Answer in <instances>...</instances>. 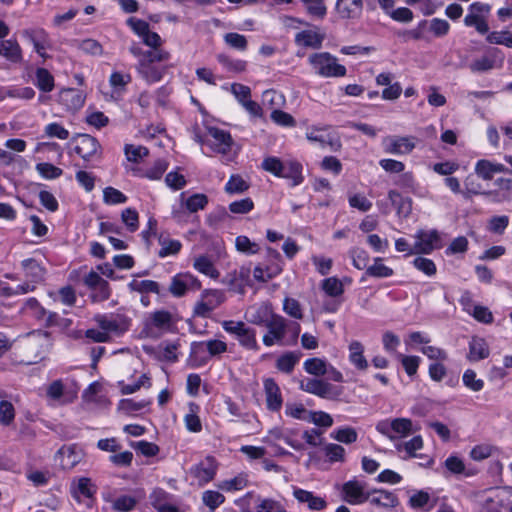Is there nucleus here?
Returning <instances> with one entry per match:
<instances>
[{
  "instance_id": "obj_1",
  "label": "nucleus",
  "mask_w": 512,
  "mask_h": 512,
  "mask_svg": "<svg viewBox=\"0 0 512 512\" xmlns=\"http://www.w3.org/2000/svg\"><path fill=\"white\" fill-rule=\"evenodd\" d=\"M308 62L315 73L322 77H343L347 73L346 67L337 63V58L329 52L313 53L309 56Z\"/></svg>"
},
{
  "instance_id": "obj_2",
  "label": "nucleus",
  "mask_w": 512,
  "mask_h": 512,
  "mask_svg": "<svg viewBox=\"0 0 512 512\" xmlns=\"http://www.w3.org/2000/svg\"><path fill=\"white\" fill-rule=\"evenodd\" d=\"M376 430L390 440H396L410 435L413 424L408 418L385 419L376 424Z\"/></svg>"
},
{
  "instance_id": "obj_3",
  "label": "nucleus",
  "mask_w": 512,
  "mask_h": 512,
  "mask_svg": "<svg viewBox=\"0 0 512 512\" xmlns=\"http://www.w3.org/2000/svg\"><path fill=\"white\" fill-rule=\"evenodd\" d=\"M205 349L210 356H216L227 351V344L217 339L208 340L207 342H193L190 352V360L193 362V366L199 367L207 363L208 358L202 356Z\"/></svg>"
},
{
  "instance_id": "obj_4",
  "label": "nucleus",
  "mask_w": 512,
  "mask_h": 512,
  "mask_svg": "<svg viewBox=\"0 0 512 512\" xmlns=\"http://www.w3.org/2000/svg\"><path fill=\"white\" fill-rule=\"evenodd\" d=\"M302 391L314 394L323 399L335 400L342 394V388L336 387L321 379L308 378L302 380L299 385Z\"/></svg>"
},
{
  "instance_id": "obj_5",
  "label": "nucleus",
  "mask_w": 512,
  "mask_h": 512,
  "mask_svg": "<svg viewBox=\"0 0 512 512\" xmlns=\"http://www.w3.org/2000/svg\"><path fill=\"white\" fill-rule=\"evenodd\" d=\"M83 283L91 290L90 299L94 303L104 302L111 296V288L105 279L91 270L83 278Z\"/></svg>"
},
{
  "instance_id": "obj_6",
  "label": "nucleus",
  "mask_w": 512,
  "mask_h": 512,
  "mask_svg": "<svg viewBox=\"0 0 512 512\" xmlns=\"http://www.w3.org/2000/svg\"><path fill=\"white\" fill-rule=\"evenodd\" d=\"M490 5L474 2L469 6V13L464 18V24L468 27H475L480 34H486L489 31V26L483 17V14L490 12Z\"/></svg>"
},
{
  "instance_id": "obj_7",
  "label": "nucleus",
  "mask_w": 512,
  "mask_h": 512,
  "mask_svg": "<svg viewBox=\"0 0 512 512\" xmlns=\"http://www.w3.org/2000/svg\"><path fill=\"white\" fill-rule=\"evenodd\" d=\"M264 327L268 329V333L263 336L265 346L270 347L275 343L282 344L287 329V323L284 317L274 314Z\"/></svg>"
},
{
  "instance_id": "obj_8",
  "label": "nucleus",
  "mask_w": 512,
  "mask_h": 512,
  "mask_svg": "<svg viewBox=\"0 0 512 512\" xmlns=\"http://www.w3.org/2000/svg\"><path fill=\"white\" fill-rule=\"evenodd\" d=\"M366 483L357 479L349 480L342 486L343 500L349 504H361L369 500L370 492H365Z\"/></svg>"
},
{
  "instance_id": "obj_9",
  "label": "nucleus",
  "mask_w": 512,
  "mask_h": 512,
  "mask_svg": "<svg viewBox=\"0 0 512 512\" xmlns=\"http://www.w3.org/2000/svg\"><path fill=\"white\" fill-rule=\"evenodd\" d=\"M85 456L84 450L77 444L62 446L56 453L55 458L60 460L64 470H72Z\"/></svg>"
},
{
  "instance_id": "obj_10",
  "label": "nucleus",
  "mask_w": 512,
  "mask_h": 512,
  "mask_svg": "<svg viewBox=\"0 0 512 512\" xmlns=\"http://www.w3.org/2000/svg\"><path fill=\"white\" fill-rule=\"evenodd\" d=\"M208 135L210 139H207L205 144L211 147L213 151L226 154L231 150L233 140L229 132L217 127H209Z\"/></svg>"
},
{
  "instance_id": "obj_11",
  "label": "nucleus",
  "mask_w": 512,
  "mask_h": 512,
  "mask_svg": "<svg viewBox=\"0 0 512 512\" xmlns=\"http://www.w3.org/2000/svg\"><path fill=\"white\" fill-rule=\"evenodd\" d=\"M416 242L410 254H430L435 248L438 247L437 243L440 241V236L437 230L425 232L420 230L416 234Z\"/></svg>"
},
{
  "instance_id": "obj_12",
  "label": "nucleus",
  "mask_w": 512,
  "mask_h": 512,
  "mask_svg": "<svg viewBox=\"0 0 512 512\" xmlns=\"http://www.w3.org/2000/svg\"><path fill=\"white\" fill-rule=\"evenodd\" d=\"M415 138L409 136H392L387 137L384 142V150L386 153L395 155L409 154L415 148Z\"/></svg>"
},
{
  "instance_id": "obj_13",
  "label": "nucleus",
  "mask_w": 512,
  "mask_h": 512,
  "mask_svg": "<svg viewBox=\"0 0 512 512\" xmlns=\"http://www.w3.org/2000/svg\"><path fill=\"white\" fill-rule=\"evenodd\" d=\"M496 58H499L500 62L503 61L504 55L501 52V50L495 47L489 48L487 50L486 55H483L482 57L473 60L469 64V69L473 73H483L490 71L496 67Z\"/></svg>"
},
{
  "instance_id": "obj_14",
  "label": "nucleus",
  "mask_w": 512,
  "mask_h": 512,
  "mask_svg": "<svg viewBox=\"0 0 512 512\" xmlns=\"http://www.w3.org/2000/svg\"><path fill=\"white\" fill-rule=\"evenodd\" d=\"M100 147L95 137L88 134H80L77 136V144L74 150L84 161H90L98 154Z\"/></svg>"
},
{
  "instance_id": "obj_15",
  "label": "nucleus",
  "mask_w": 512,
  "mask_h": 512,
  "mask_svg": "<svg viewBox=\"0 0 512 512\" xmlns=\"http://www.w3.org/2000/svg\"><path fill=\"white\" fill-rule=\"evenodd\" d=\"M264 392L267 409L272 412L280 411L283 404V398L281 390L273 378H267L264 380Z\"/></svg>"
},
{
  "instance_id": "obj_16",
  "label": "nucleus",
  "mask_w": 512,
  "mask_h": 512,
  "mask_svg": "<svg viewBox=\"0 0 512 512\" xmlns=\"http://www.w3.org/2000/svg\"><path fill=\"white\" fill-rule=\"evenodd\" d=\"M293 496L299 503L307 504V507L311 511H322L327 507V501L314 495L311 491L304 490L302 488L293 486Z\"/></svg>"
},
{
  "instance_id": "obj_17",
  "label": "nucleus",
  "mask_w": 512,
  "mask_h": 512,
  "mask_svg": "<svg viewBox=\"0 0 512 512\" xmlns=\"http://www.w3.org/2000/svg\"><path fill=\"white\" fill-rule=\"evenodd\" d=\"M335 8L342 19H358L363 12V0H337Z\"/></svg>"
},
{
  "instance_id": "obj_18",
  "label": "nucleus",
  "mask_w": 512,
  "mask_h": 512,
  "mask_svg": "<svg viewBox=\"0 0 512 512\" xmlns=\"http://www.w3.org/2000/svg\"><path fill=\"white\" fill-rule=\"evenodd\" d=\"M21 267L24 271L25 277L31 283H40L44 281L46 275V268L35 258L24 259L21 262Z\"/></svg>"
},
{
  "instance_id": "obj_19",
  "label": "nucleus",
  "mask_w": 512,
  "mask_h": 512,
  "mask_svg": "<svg viewBox=\"0 0 512 512\" xmlns=\"http://www.w3.org/2000/svg\"><path fill=\"white\" fill-rule=\"evenodd\" d=\"M137 71L148 83H154L163 78V75L166 72V67H159L154 63H151V60L143 58L138 62Z\"/></svg>"
},
{
  "instance_id": "obj_20",
  "label": "nucleus",
  "mask_w": 512,
  "mask_h": 512,
  "mask_svg": "<svg viewBox=\"0 0 512 512\" xmlns=\"http://www.w3.org/2000/svg\"><path fill=\"white\" fill-rule=\"evenodd\" d=\"M324 39V34L312 30H303L295 35L296 45L312 49H320Z\"/></svg>"
},
{
  "instance_id": "obj_21",
  "label": "nucleus",
  "mask_w": 512,
  "mask_h": 512,
  "mask_svg": "<svg viewBox=\"0 0 512 512\" xmlns=\"http://www.w3.org/2000/svg\"><path fill=\"white\" fill-rule=\"evenodd\" d=\"M97 491V487L92 483L90 478L80 477L71 484V494L77 500L80 501V496L85 498H93Z\"/></svg>"
},
{
  "instance_id": "obj_22",
  "label": "nucleus",
  "mask_w": 512,
  "mask_h": 512,
  "mask_svg": "<svg viewBox=\"0 0 512 512\" xmlns=\"http://www.w3.org/2000/svg\"><path fill=\"white\" fill-rule=\"evenodd\" d=\"M0 56H3L12 63L22 61V49L15 39L0 41Z\"/></svg>"
},
{
  "instance_id": "obj_23",
  "label": "nucleus",
  "mask_w": 512,
  "mask_h": 512,
  "mask_svg": "<svg viewBox=\"0 0 512 512\" xmlns=\"http://www.w3.org/2000/svg\"><path fill=\"white\" fill-rule=\"evenodd\" d=\"M59 102L68 110H78L84 104L83 95L76 89H63L59 94Z\"/></svg>"
},
{
  "instance_id": "obj_24",
  "label": "nucleus",
  "mask_w": 512,
  "mask_h": 512,
  "mask_svg": "<svg viewBox=\"0 0 512 512\" xmlns=\"http://www.w3.org/2000/svg\"><path fill=\"white\" fill-rule=\"evenodd\" d=\"M23 35L28 38L33 46L35 51L39 56L42 58H47V54L45 52L46 49V43H47V34L43 29L38 30H24Z\"/></svg>"
},
{
  "instance_id": "obj_25",
  "label": "nucleus",
  "mask_w": 512,
  "mask_h": 512,
  "mask_svg": "<svg viewBox=\"0 0 512 512\" xmlns=\"http://www.w3.org/2000/svg\"><path fill=\"white\" fill-rule=\"evenodd\" d=\"M423 447V440L421 436H414L409 441L405 442L404 444H399L396 448L397 450L404 449L407 453V457H404V459L407 458H414V457H420L424 458L423 455H418L416 453L417 450L422 449ZM426 463H423V466H430L433 463V459L425 456Z\"/></svg>"
},
{
  "instance_id": "obj_26",
  "label": "nucleus",
  "mask_w": 512,
  "mask_h": 512,
  "mask_svg": "<svg viewBox=\"0 0 512 512\" xmlns=\"http://www.w3.org/2000/svg\"><path fill=\"white\" fill-rule=\"evenodd\" d=\"M489 346L483 338L472 337L469 342L468 359L470 361H479L489 356Z\"/></svg>"
},
{
  "instance_id": "obj_27",
  "label": "nucleus",
  "mask_w": 512,
  "mask_h": 512,
  "mask_svg": "<svg viewBox=\"0 0 512 512\" xmlns=\"http://www.w3.org/2000/svg\"><path fill=\"white\" fill-rule=\"evenodd\" d=\"M216 59L219 64L230 73L239 74L245 72L247 69V62L245 60L234 59L224 53L217 54Z\"/></svg>"
},
{
  "instance_id": "obj_28",
  "label": "nucleus",
  "mask_w": 512,
  "mask_h": 512,
  "mask_svg": "<svg viewBox=\"0 0 512 512\" xmlns=\"http://www.w3.org/2000/svg\"><path fill=\"white\" fill-rule=\"evenodd\" d=\"M388 198L392 205L397 209L398 215L407 217L412 212V200L408 197H403L399 192L390 190Z\"/></svg>"
},
{
  "instance_id": "obj_29",
  "label": "nucleus",
  "mask_w": 512,
  "mask_h": 512,
  "mask_svg": "<svg viewBox=\"0 0 512 512\" xmlns=\"http://www.w3.org/2000/svg\"><path fill=\"white\" fill-rule=\"evenodd\" d=\"M280 177L291 179L292 186L301 184L303 182L302 165L297 161L284 162Z\"/></svg>"
},
{
  "instance_id": "obj_30",
  "label": "nucleus",
  "mask_w": 512,
  "mask_h": 512,
  "mask_svg": "<svg viewBox=\"0 0 512 512\" xmlns=\"http://www.w3.org/2000/svg\"><path fill=\"white\" fill-rule=\"evenodd\" d=\"M159 245L161 249L158 252V256L160 258H165L170 255H176L180 252L182 248V244L179 240L170 239L168 236L164 234L159 235L158 237Z\"/></svg>"
},
{
  "instance_id": "obj_31",
  "label": "nucleus",
  "mask_w": 512,
  "mask_h": 512,
  "mask_svg": "<svg viewBox=\"0 0 512 512\" xmlns=\"http://www.w3.org/2000/svg\"><path fill=\"white\" fill-rule=\"evenodd\" d=\"M349 360L359 370H365L368 362L364 357V347L359 341H352L349 345Z\"/></svg>"
},
{
  "instance_id": "obj_32",
  "label": "nucleus",
  "mask_w": 512,
  "mask_h": 512,
  "mask_svg": "<svg viewBox=\"0 0 512 512\" xmlns=\"http://www.w3.org/2000/svg\"><path fill=\"white\" fill-rule=\"evenodd\" d=\"M372 493H377L379 496L377 497H369V500L371 504L385 507V508H394L398 505V498L397 496L387 490L379 489V490H373Z\"/></svg>"
},
{
  "instance_id": "obj_33",
  "label": "nucleus",
  "mask_w": 512,
  "mask_h": 512,
  "mask_svg": "<svg viewBox=\"0 0 512 512\" xmlns=\"http://www.w3.org/2000/svg\"><path fill=\"white\" fill-rule=\"evenodd\" d=\"M301 353L286 352L276 360V368L286 374L292 373L295 365L299 362Z\"/></svg>"
},
{
  "instance_id": "obj_34",
  "label": "nucleus",
  "mask_w": 512,
  "mask_h": 512,
  "mask_svg": "<svg viewBox=\"0 0 512 512\" xmlns=\"http://www.w3.org/2000/svg\"><path fill=\"white\" fill-rule=\"evenodd\" d=\"M94 320L98 324V326L107 334L109 332L121 334L126 328L122 327L116 317L106 316V315H96Z\"/></svg>"
},
{
  "instance_id": "obj_35",
  "label": "nucleus",
  "mask_w": 512,
  "mask_h": 512,
  "mask_svg": "<svg viewBox=\"0 0 512 512\" xmlns=\"http://www.w3.org/2000/svg\"><path fill=\"white\" fill-rule=\"evenodd\" d=\"M248 321L258 326H265L274 313L268 306H259L248 311Z\"/></svg>"
},
{
  "instance_id": "obj_36",
  "label": "nucleus",
  "mask_w": 512,
  "mask_h": 512,
  "mask_svg": "<svg viewBox=\"0 0 512 512\" xmlns=\"http://www.w3.org/2000/svg\"><path fill=\"white\" fill-rule=\"evenodd\" d=\"M193 266L198 272L206 276H209L213 279H217L220 275L219 271L215 268L214 264L212 263L208 256L201 255L197 257L194 260Z\"/></svg>"
},
{
  "instance_id": "obj_37",
  "label": "nucleus",
  "mask_w": 512,
  "mask_h": 512,
  "mask_svg": "<svg viewBox=\"0 0 512 512\" xmlns=\"http://www.w3.org/2000/svg\"><path fill=\"white\" fill-rule=\"evenodd\" d=\"M36 86L43 92H51L54 89V77L45 68H37L36 70Z\"/></svg>"
},
{
  "instance_id": "obj_38",
  "label": "nucleus",
  "mask_w": 512,
  "mask_h": 512,
  "mask_svg": "<svg viewBox=\"0 0 512 512\" xmlns=\"http://www.w3.org/2000/svg\"><path fill=\"white\" fill-rule=\"evenodd\" d=\"M382 261L383 259L380 257L375 258L373 265L367 267L366 275L375 278L391 277L394 274L393 269L384 265Z\"/></svg>"
},
{
  "instance_id": "obj_39",
  "label": "nucleus",
  "mask_w": 512,
  "mask_h": 512,
  "mask_svg": "<svg viewBox=\"0 0 512 512\" xmlns=\"http://www.w3.org/2000/svg\"><path fill=\"white\" fill-rule=\"evenodd\" d=\"M304 369L308 374L319 377L328 372V364L320 358H309L304 362Z\"/></svg>"
},
{
  "instance_id": "obj_40",
  "label": "nucleus",
  "mask_w": 512,
  "mask_h": 512,
  "mask_svg": "<svg viewBox=\"0 0 512 512\" xmlns=\"http://www.w3.org/2000/svg\"><path fill=\"white\" fill-rule=\"evenodd\" d=\"M322 290L330 297H338L344 293L342 282L337 277H328L321 283Z\"/></svg>"
},
{
  "instance_id": "obj_41",
  "label": "nucleus",
  "mask_w": 512,
  "mask_h": 512,
  "mask_svg": "<svg viewBox=\"0 0 512 512\" xmlns=\"http://www.w3.org/2000/svg\"><path fill=\"white\" fill-rule=\"evenodd\" d=\"M486 41L490 44L504 45L512 48V33L508 30L486 33Z\"/></svg>"
},
{
  "instance_id": "obj_42",
  "label": "nucleus",
  "mask_w": 512,
  "mask_h": 512,
  "mask_svg": "<svg viewBox=\"0 0 512 512\" xmlns=\"http://www.w3.org/2000/svg\"><path fill=\"white\" fill-rule=\"evenodd\" d=\"M128 287L131 291H136L140 293H156L159 294V284L153 280H132Z\"/></svg>"
},
{
  "instance_id": "obj_43",
  "label": "nucleus",
  "mask_w": 512,
  "mask_h": 512,
  "mask_svg": "<svg viewBox=\"0 0 512 512\" xmlns=\"http://www.w3.org/2000/svg\"><path fill=\"white\" fill-rule=\"evenodd\" d=\"M306 7L307 13L316 18L323 19L327 14L324 0H301Z\"/></svg>"
},
{
  "instance_id": "obj_44",
  "label": "nucleus",
  "mask_w": 512,
  "mask_h": 512,
  "mask_svg": "<svg viewBox=\"0 0 512 512\" xmlns=\"http://www.w3.org/2000/svg\"><path fill=\"white\" fill-rule=\"evenodd\" d=\"M223 39L226 45L238 51H245L248 47L247 38L236 32L226 33Z\"/></svg>"
},
{
  "instance_id": "obj_45",
  "label": "nucleus",
  "mask_w": 512,
  "mask_h": 512,
  "mask_svg": "<svg viewBox=\"0 0 512 512\" xmlns=\"http://www.w3.org/2000/svg\"><path fill=\"white\" fill-rule=\"evenodd\" d=\"M208 204V197L202 193L191 195L185 200L184 206L190 213H196L203 210Z\"/></svg>"
},
{
  "instance_id": "obj_46",
  "label": "nucleus",
  "mask_w": 512,
  "mask_h": 512,
  "mask_svg": "<svg viewBox=\"0 0 512 512\" xmlns=\"http://www.w3.org/2000/svg\"><path fill=\"white\" fill-rule=\"evenodd\" d=\"M151 324L158 329H169L172 326V315L166 310H158L151 314Z\"/></svg>"
},
{
  "instance_id": "obj_47",
  "label": "nucleus",
  "mask_w": 512,
  "mask_h": 512,
  "mask_svg": "<svg viewBox=\"0 0 512 512\" xmlns=\"http://www.w3.org/2000/svg\"><path fill=\"white\" fill-rule=\"evenodd\" d=\"M248 183L240 175H232L225 185L228 194H239L247 191Z\"/></svg>"
},
{
  "instance_id": "obj_48",
  "label": "nucleus",
  "mask_w": 512,
  "mask_h": 512,
  "mask_svg": "<svg viewBox=\"0 0 512 512\" xmlns=\"http://www.w3.org/2000/svg\"><path fill=\"white\" fill-rule=\"evenodd\" d=\"M331 437L338 442L344 444H351L357 441L358 434L357 431L352 427H343L338 430H335Z\"/></svg>"
},
{
  "instance_id": "obj_49",
  "label": "nucleus",
  "mask_w": 512,
  "mask_h": 512,
  "mask_svg": "<svg viewBox=\"0 0 512 512\" xmlns=\"http://www.w3.org/2000/svg\"><path fill=\"white\" fill-rule=\"evenodd\" d=\"M353 266L358 270L366 269L369 263V254L364 249L353 248L349 251Z\"/></svg>"
},
{
  "instance_id": "obj_50",
  "label": "nucleus",
  "mask_w": 512,
  "mask_h": 512,
  "mask_svg": "<svg viewBox=\"0 0 512 512\" xmlns=\"http://www.w3.org/2000/svg\"><path fill=\"white\" fill-rule=\"evenodd\" d=\"M202 501L211 511H215L222 503H224L225 497L218 491L207 490L202 495Z\"/></svg>"
},
{
  "instance_id": "obj_51",
  "label": "nucleus",
  "mask_w": 512,
  "mask_h": 512,
  "mask_svg": "<svg viewBox=\"0 0 512 512\" xmlns=\"http://www.w3.org/2000/svg\"><path fill=\"white\" fill-rule=\"evenodd\" d=\"M126 158L130 162L138 163L142 158L148 156L149 150L144 146L126 144L124 147Z\"/></svg>"
},
{
  "instance_id": "obj_52",
  "label": "nucleus",
  "mask_w": 512,
  "mask_h": 512,
  "mask_svg": "<svg viewBox=\"0 0 512 512\" xmlns=\"http://www.w3.org/2000/svg\"><path fill=\"white\" fill-rule=\"evenodd\" d=\"M136 504V498L129 495H122L112 502V508L117 512H129L135 508Z\"/></svg>"
},
{
  "instance_id": "obj_53",
  "label": "nucleus",
  "mask_w": 512,
  "mask_h": 512,
  "mask_svg": "<svg viewBox=\"0 0 512 512\" xmlns=\"http://www.w3.org/2000/svg\"><path fill=\"white\" fill-rule=\"evenodd\" d=\"M103 200L109 205L122 204L127 201V196L120 190L109 186L103 190Z\"/></svg>"
},
{
  "instance_id": "obj_54",
  "label": "nucleus",
  "mask_w": 512,
  "mask_h": 512,
  "mask_svg": "<svg viewBox=\"0 0 512 512\" xmlns=\"http://www.w3.org/2000/svg\"><path fill=\"white\" fill-rule=\"evenodd\" d=\"M248 480L246 475L239 474L238 476L224 480L219 484V488L225 491H237L247 486Z\"/></svg>"
},
{
  "instance_id": "obj_55",
  "label": "nucleus",
  "mask_w": 512,
  "mask_h": 512,
  "mask_svg": "<svg viewBox=\"0 0 512 512\" xmlns=\"http://www.w3.org/2000/svg\"><path fill=\"white\" fill-rule=\"evenodd\" d=\"M428 25L427 20H422L418 23V25L411 30H404L402 32H398L397 35L402 37L404 41H408L410 39L420 40L424 38V31Z\"/></svg>"
},
{
  "instance_id": "obj_56",
  "label": "nucleus",
  "mask_w": 512,
  "mask_h": 512,
  "mask_svg": "<svg viewBox=\"0 0 512 512\" xmlns=\"http://www.w3.org/2000/svg\"><path fill=\"white\" fill-rule=\"evenodd\" d=\"M150 404V401H135L133 399H122L118 404V409L126 414L139 411Z\"/></svg>"
},
{
  "instance_id": "obj_57",
  "label": "nucleus",
  "mask_w": 512,
  "mask_h": 512,
  "mask_svg": "<svg viewBox=\"0 0 512 512\" xmlns=\"http://www.w3.org/2000/svg\"><path fill=\"white\" fill-rule=\"evenodd\" d=\"M15 418V409L11 402L2 400L0 401V423L4 426H9Z\"/></svg>"
},
{
  "instance_id": "obj_58",
  "label": "nucleus",
  "mask_w": 512,
  "mask_h": 512,
  "mask_svg": "<svg viewBox=\"0 0 512 512\" xmlns=\"http://www.w3.org/2000/svg\"><path fill=\"white\" fill-rule=\"evenodd\" d=\"M38 173L46 179H56L63 173L62 169L51 163L43 162L36 165Z\"/></svg>"
},
{
  "instance_id": "obj_59",
  "label": "nucleus",
  "mask_w": 512,
  "mask_h": 512,
  "mask_svg": "<svg viewBox=\"0 0 512 512\" xmlns=\"http://www.w3.org/2000/svg\"><path fill=\"white\" fill-rule=\"evenodd\" d=\"M78 48L86 54L100 56L103 53L102 45L95 39H85L78 43Z\"/></svg>"
},
{
  "instance_id": "obj_60",
  "label": "nucleus",
  "mask_w": 512,
  "mask_h": 512,
  "mask_svg": "<svg viewBox=\"0 0 512 512\" xmlns=\"http://www.w3.org/2000/svg\"><path fill=\"white\" fill-rule=\"evenodd\" d=\"M238 341L246 349H250V350L258 349V344L256 341V332L254 329L246 327L245 330L242 331V334L239 335Z\"/></svg>"
},
{
  "instance_id": "obj_61",
  "label": "nucleus",
  "mask_w": 512,
  "mask_h": 512,
  "mask_svg": "<svg viewBox=\"0 0 512 512\" xmlns=\"http://www.w3.org/2000/svg\"><path fill=\"white\" fill-rule=\"evenodd\" d=\"M464 385L474 392H478L483 389L484 382L481 379L476 378L474 370L467 369L463 374Z\"/></svg>"
},
{
  "instance_id": "obj_62",
  "label": "nucleus",
  "mask_w": 512,
  "mask_h": 512,
  "mask_svg": "<svg viewBox=\"0 0 512 512\" xmlns=\"http://www.w3.org/2000/svg\"><path fill=\"white\" fill-rule=\"evenodd\" d=\"M169 291L175 297H182L187 292V286L183 273L177 274L172 278Z\"/></svg>"
},
{
  "instance_id": "obj_63",
  "label": "nucleus",
  "mask_w": 512,
  "mask_h": 512,
  "mask_svg": "<svg viewBox=\"0 0 512 512\" xmlns=\"http://www.w3.org/2000/svg\"><path fill=\"white\" fill-rule=\"evenodd\" d=\"M324 451L330 462L344 461L345 449L341 445L329 443L325 446Z\"/></svg>"
},
{
  "instance_id": "obj_64",
  "label": "nucleus",
  "mask_w": 512,
  "mask_h": 512,
  "mask_svg": "<svg viewBox=\"0 0 512 512\" xmlns=\"http://www.w3.org/2000/svg\"><path fill=\"white\" fill-rule=\"evenodd\" d=\"M256 512H286V510L280 502L265 498L258 504Z\"/></svg>"
}]
</instances>
